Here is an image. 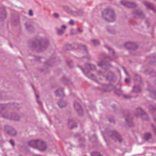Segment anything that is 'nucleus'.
I'll list each match as a JSON object with an SVG mask.
<instances>
[{"label": "nucleus", "instance_id": "nucleus-1", "mask_svg": "<svg viewBox=\"0 0 156 156\" xmlns=\"http://www.w3.org/2000/svg\"><path fill=\"white\" fill-rule=\"evenodd\" d=\"M29 145L34 148H38L41 151H44L46 148L45 144L41 140H32L29 143Z\"/></svg>", "mask_w": 156, "mask_h": 156}, {"label": "nucleus", "instance_id": "nucleus-2", "mask_svg": "<svg viewBox=\"0 0 156 156\" xmlns=\"http://www.w3.org/2000/svg\"><path fill=\"white\" fill-rule=\"evenodd\" d=\"M105 14L111 15H112L110 16L111 19L109 20V22H112L115 18V16L113 14V12L110 10H105L103 13V16H104Z\"/></svg>", "mask_w": 156, "mask_h": 156}, {"label": "nucleus", "instance_id": "nucleus-3", "mask_svg": "<svg viewBox=\"0 0 156 156\" xmlns=\"http://www.w3.org/2000/svg\"><path fill=\"white\" fill-rule=\"evenodd\" d=\"M56 94L57 95L62 96L63 95V91L62 90H59L56 92Z\"/></svg>", "mask_w": 156, "mask_h": 156}, {"label": "nucleus", "instance_id": "nucleus-4", "mask_svg": "<svg viewBox=\"0 0 156 156\" xmlns=\"http://www.w3.org/2000/svg\"><path fill=\"white\" fill-rule=\"evenodd\" d=\"M74 107L77 110L79 109V111L80 110V111L82 112L81 106L78 103H75L74 104Z\"/></svg>", "mask_w": 156, "mask_h": 156}, {"label": "nucleus", "instance_id": "nucleus-5", "mask_svg": "<svg viewBox=\"0 0 156 156\" xmlns=\"http://www.w3.org/2000/svg\"><path fill=\"white\" fill-rule=\"evenodd\" d=\"M151 134L148 133H146L144 134V138L146 140H147L151 138Z\"/></svg>", "mask_w": 156, "mask_h": 156}, {"label": "nucleus", "instance_id": "nucleus-6", "mask_svg": "<svg viewBox=\"0 0 156 156\" xmlns=\"http://www.w3.org/2000/svg\"><path fill=\"white\" fill-rule=\"evenodd\" d=\"M92 156H102L99 153L97 152H93L91 153Z\"/></svg>", "mask_w": 156, "mask_h": 156}, {"label": "nucleus", "instance_id": "nucleus-7", "mask_svg": "<svg viewBox=\"0 0 156 156\" xmlns=\"http://www.w3.org/2000/svg\"><path fill=\"white\" fill-rule=\"evenodd\" d=\"M58 105L61 108H62L65 106L66 104L63 102H61L60 103H59L58 104Z\"/></svg>", "mask_w": 156, "mask_h": 156}, {"label": "nucleus", "instance_id": "nucleus-8", "mask_svg": "<svg viewBox=\"0 0 156 156\" xmlns=\"http://www.w3.org/2000/svg\"><path fill=\"white\" fill-rule=\"evenodd\" d=\"M64 32V31L62 30H58L57 33L59 35H62Z\"/></svg>", "mask_w": 156, "mask_h": 156}, {"label": "nucleus", "instance_id": "nucleus-9", "mask_svg": "<svg viewBox=\"0 0 156 156\" xmlns=\"http://www.w3.org/2000/svg\"><path fill=\"white\" fill-rule=\"evenodd\" d=\"M93 44L94 45L98 44H99L98 41L96 40H93L92 41Z\"/></svg>", "mask_w": 156, "mask_h": 156}, {"label": "nucleus", "instance_id": "nucleus-10", "mask_svg": "<svg viewBox=\"0 0 156 156\" xmlns=\"http://www.w3.org/2000/svg\"><path fill=\"white\" fill-rule=\"evenodd\" d=\"M12 133H11V134L12 135H15L16 134V132L15 131L12 130L11 131Z\"/></svg>", "mask_w": 156, "mask_h": 156}, {"label": "nucleus", "instance_id": "nucleus-11", "mask_svg": "<svg viewBox=\"0 0 156 156\" xmlns=\"http://www.w3.org/2000/svg\"><path fill=\"white\" fill-rule=\"evenodd\" d=\"M10 143L12 146H14V143L12 140H10Z\"/></svg>", "mask_w": 156, "mask_h": 156}, {"label": "nucleus", "instance_id": "nucleus-12", "mask_svg": "<svg viewBox=\"0 0 156 156\" xmlns=\"http://www.w3.org/2000/svg\"><path fill=\"white\" fill-rule=\"evenodd\" d=\"M29 15L30 16H32L33 15V13L32 12V11L31 10H30L29 12Z\"/></svg>", "mask_w": 156, "mask_h": 156}, {"label": "nucleus", "instance_id": "nucleus-13", "mask_svg": "<svg viewBox=\"0 0 156 156\" xmlns=\"http://www.w3.org/2000/svg\"><path fill=\"white\" fill-rule=\"evenodd\" d=\"M69 24L73 25L74 24V21L72 20H71L69 21Z\"/></svg>", "mask_w": 156, "mask_h": 156}, {"label": "nucleus", "instance_id": "nucleus-14", "mask_svg": "<svg viewBox=\"0 0 156 156\" xmlns=\"http://www.w3.org/2000/svg\"><path fill=\"white\" fill-rule=\"evenodd\" d=\"M54 16L56 18H58V15L56 13H55L54 14Z\"/></svg>", "mask_w": 156, "mask_h": 156}, {"label": "nucleus", "instance_id": "nucleus-15", "mask_svg": "<svg viewBox=\"0 0 156 156\" xmlns=\"http://www.w3.org/2000/svg\"><path fill=\"white\" fill-rule=\"evenodd\" d=\"M62 28L65 29L66 28V26L65 25H62Z\"/></svg>", "mask_w": 156, "mask_h": 156}, {"label": "nucleus", "instance_id": "nucleus-16", "mask_svg": "<svg viewBox=\"0 0 156 156\" xmlns=\"http://www.w3.org/2000/svg\"><path fill=\"white\" fill-rule=\"evenodd\" d=\"M125 82H126V83H128L129 82V80H128V79H126L125 80Z\"/></svg>", "mask_w": 156, "mask_h": 156}, {"label": "nucleus", "instance_id": "nucleus-17", "mask_svg": "<svg viewBox=\"0 0 156 156\" xmlns=\"http://www.w3.org/2000/svg\"><path fill=\"white\" fill-rule=\"evenodd\" d=\"M108 49L109 51H110V50H111V51H112V52H113V50L112 49H111L110 48H108Z\"/></svg>", "mask_w": 156, "mask_h": 156}, {"label": "nucleus", "instance_id": "nucleus-18", "mask_svg": "<svg viewBox=\"0 0 156 156\" xmlns=\"http://www.w3.org/2000/svg\"><path fill=\"white\" fill-rule=\"evenodd\" d=\"M98 65L100 66H101L102 65V64L101 62H100L98 63Z\"/></svg>", "mask_w": 156, "mask_h": 156}, {"label": "nucleus", "instance_id": "nucleus-19", "mask_svg": "<svg viewBox=\"0 0 156 156\" xmlns=\"http://www.w3.org/2000/svg\"><path fill=\"white\" fill-rule=\"evenodd\" d=\"M36 96L37 98H39V96H38L36 94Z\"/></svg>", "mask_w": 156, "mask_h": 156}, {"label": "nucleus", "instance_id": "nucleus-20", "mask_svg": "<svg viewBox=\"0 0 156 156\" xmlns=\"http://www.w3.org/2000/svg\"><path fill=\"white\" fill-rule=\"evenodd\" d=\"M78 30L79 31H80V32H81L82 31L80 29H78Z\"/></svg>", "mask_w": 156, "mask_h": 156}, {"label": "nucleus", "instance_id": "nucleus-21", "mask_svg": "<svg viewBox=\"0 0 156 156\" xmlns=\"http://www.w3.org/2000/svg\"><path fill=\"white\" fill-rule=\"evenodd\" d=\"M124 71H125V73H126V71L125 70H124Z\"/></svg>", "mask_w": 156, "mask_h": 156}]
</instances>
